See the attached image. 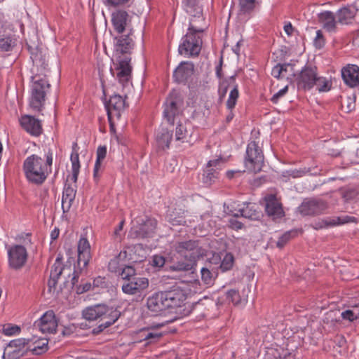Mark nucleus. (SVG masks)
I'll use <instances>...</instances> for the list:
<instances>
[{
	"label": "nucleus",
	"instance_id": "obj_54",
	"mask_svg": "<svg viewBox=\"0 0 359 359\" xmlns=\"http://www.w3.org/2000/svg\"><path fill=\"white\" fill-rule=\"evenodd\" d=\"M311 172V170L310 168H301V169H294V170H288V171H287V173L288 174V176H290L293 178H297V177H301Z\"/></svg>",
	"mask_w": 359,
	"mask_h": 359
},
{
	"label": "nucleus",
	"instance_id": "obj_44",
	"mask_svg": "<svg viewBox=\"0 0 359 359\" xmlns=\"http://www.w3.org/2000/svg\"><path fill=\"white\" fill-rule=\"evenodd\" d=\"M93 290L95 292H100L102 290H107L110 287L111 283L106 277L97 276L93 282Z\"/></svg>",
	"mask_w": 359,
	"mask_h": 359
},
{
	"label": "nucleus",
	"instance_id": "obj_32",
	"mask_svg": "<svg viewBox=\"0 0 359 359\" xmlns=\"http://www.w3.org/2000/svg\"><path fill=\"white\" fill-rule=\"evenodd\" d=\"M183 6L187 13H189L191 18L189 22H192L194 20L203 22L204 21V17L203 15V9L199 6L198 0H183Z\"/></svg>",
	"mask_w": 359,
	"mask_h": 359
},
{
	"label": "nucleus",
	"instance_id": "obj_29",
	"mask_svg": "<svg viewBox=\"0 0 359 359\" xmlns=\"http://www.w3.org/2000/svg\"><path fill=\"white\" fill-rule=\"evenodd\" d=\"M129 20L128 13L123 10H118L111 14V24L114 32L123 34Z\"/></svg>",
	"mask_w": 359,
	"mask_h": 359
},
{
	"label": "nucleus",
	"instance_id": "obj_15",
	"mask_svg": "<svg viewBox=\"0 0 359 359\" xmlns=\"http://www.w3.org/2000/svg\"><path fill=\"white\" fill-rule=\"evenodd\" d=\"M118 65L116 68V79L123 86H125L131 79L133 67L130 65L131 57L129 55L117 56Z\"/></svg>",
	"mask_w": 359,
	"mask_h": 359
},
{
	"label": "nucleus",
	"instance_id": "obj_22",
	"mask_svg": "<svg viewBox=\"0 0 359 359\" xmlns=\"http://www.w3.org/2000/svg\"><path fill=\"white\" fill-rule=\"evenodd\" d=\"M18 45V39L11 31L1 27L0 29V53L10 55Z\"/></svg>",
	"mask_w": 359,
	"mask_h": 359
},
{
	"label": "nucleus",
	"instance_id": "obj_8",
	"mask_svg": "<svg viewBox=\"0 0 359 359\" xmlns=\"http://www.w3.org/2000/svg\"><path fill=\"white\" fill-rule=\"evenodd\" d=\"M157 220L151 217H146L144 219L137 222L130 231V236L132 238L144 239L152 238L157 227Z\"/></svg>",
	"mask_w": 359,
	"mask_h": 359
},
{
	"label": "nucleus",
	"instance_id": "obj_27",
	"mask_svg": "<svg viewBox=\"0 0 359 359\" xmlns=\"http://www.w3.org/2000/svg\"><path fill=\"white\" fill-rule=\"evenodd\" d=\"M341 77L346 85L351 88L359 87V67L348 64L341 71Z\"/></svg>",
	"mask_w": 359,
	"mask_h": 359
},
{
	"label": "nucleus",
	"instance_id": "obj_64",
	"mask_svg": "<svg viewBox=\"0 0 359 359\" xmlns=\"http://www.w3.org/2000/svg\"><path fill=\"white\" fill-rule=\"evenodd\" d=\"M283 74V67H280V64H277L274 66L271 70V75L276 79H280Z\"/></svg>",
	"mask_w": 359,
	"mask_h": 359
},
{
	"label": "nucleus",
	"instance_id": "obj_40",
	"mask_svg": "<svg viewBox=\"0 0 359 359\" xmlns=\"http://www.w3.org/2000/svg\"><path fill=\"white\" fill-rule=\"evenodd\" d=\"M218 168H210L206 167L202 175V182L205 187H210L219 178Z\"/></svg>",
	"mask_w": 359,
	"mask_h": 359
},
{
	"label": "nucleus",
	"instance_id": "obj_57",
	"mask_svg": "<svg viewBox=\"0 0 359 359\" xmlns=\"http://www.w3.org/2000/svg\"><path fill=\"white\" fill-rule=\"evenodd\" d=\"M165 264V258L160 255H155L151 258V265L157 267L161 268Z\"/></svg>",
	"mask_w": 359,
	"mask_h": 359
},
{
	"label": "nucleus",
	"instance_id": "obj_41",
	"mask_svg": "<svg viewBox=\"0 0 359 359\" xmlns=\"http://www.w3.org/2000/svg\"><path fill=\"white\" fill-rule=\"evenodd\" d=\"M48 341L47 339H41L35 341L32 346L29 343L28 345H27V348H29V351H32L33 355H39L48 351Z\"/></svg>",
	"mask_w": 359,
	"mask_h": 359
},
{
	"label": "nucleus",
	"instance_id": "obj_45",
	"mask_svg": "<svg viewBox=\"0 0 359 359\" xmlns=\"http://www.w3.org/2000/svg\"><path fill=\"white\" fill-rule=\"evenodd\" d=\"M315 86L319 92H327L331 90L332 82L324 76L317 75L315 81Z\"/></svg>",
	"mask_w": 359,
	"mask_h": 359
},
{
	"label": "nucleus",
	"instance_id": "obj_42",
	"mask_svg": "<svg viewBox=\"0 0 359 359\" xmlns=\"http://www.w3.org/2000/svg\"><path fill=\"white\" fill-rule=\"evenodd\" d=\"M25 46L29 54L43 47L35 32L29 34L28 37L25 39Z\"/></svg>",
	"mask_w": 359,
	"mask_h": 359
},
{
	"label": "nucleus",
	"instance_id": "obj_39",
	"mask_svg": "<svg viewBox=\"0 0 359 359\" xmlns=\"http://www.w3.org/2000/svg\"><path fill=\"white\" fill-rule=\"evenodd\" d=\"M164 325L165 323H156L147 327L148 328V332H147V341H148V343H155L160 340L163 337V333L158 332V329Z\"/></svg>",
	"mask_w": 359,
	"mask_h": 359
},
{
	"label": "nucleus",
	"instance_id": "obj_30",
	"mask_svg": "<svg viewBox=\"0 0 359 359\" xmlns=\"http://www.w3.org/2000/svg\"><path fill=\"white\" fill-rule=\"evenodd\" d=\"M336 14L330 11H325L318 14V20L322 27L328 32H336L337 29L338 20H336Z\"/></svg>",
	"mask_w": 359,
	"mask_h": 359
},
{
	"label": "nucleus",
	"instance_id": "obj_55",
	"mask_svg": "<svg viewBox=\"0 0 359 359\" xmlns=\"http://www.w3.org/2000/svg\"><path fill=\"white\" fill-rule=\"evenodd\" d=\"M21 331L20 327L16 325L8 324L3 330L5 335L12 336L19 334Z\"/></svg>",
	"mask_w": 359,
	"mask_h": 359
},
{
	"label": "nucleus",
	"instance_id": "obj_52",
	"mask_svg": "<svg viewBox=\"0 0 359 359\" xmlns=\"http://www.w3.org/2000/svg\"><path fill=\"white\" fill-rule=\"evenodd\" d=\"M201 280L205 285H212L215 277L212 272L206 267H203L201 270Z\"/></svg>",
	"mask_w": 359,
	"mask_h": 359
},
{
	"label": "nucleus",
	"instance_id": "obj_26",
	"mask_svg": "<svg viewBox=\"0 0 359 359\" xmlns=\"http://www.w3.org/2000/svg\"><path fill=\"white\" fill-rule=\"evenodd\" d=\"M104 102L107 110V113L108 114V111L111 112L112 115L115 116L117 118H120L121 112L122 110L124 109L126 106L125 100L123 98L122 96L116 93L110 96V98L108 101L107 100L106 95L104 93Z\"/></svg>",
	"mask_w": 359,
	"mask_h": 359
},
{
	"label": "nucleus",
	"instance_id": "obj_50",
	"mask_svg": "<svg viewBox=\"0 0 359 359\" xmlns=\"http://www.w3.org/2000/svg\"><path fill=\"white\" fill-rule=\"evenodd\" d=\"M297 235L296 231H288L285 232L280 237H279L276 246L279 249H283L285 245Z\"/></svg>",
	"mask_w": 359,
	"mask_h": 359
},
{
	"label": "nucleus",
	"instance_id": "obj_13",
	"mask_svg": "<svg viewBox=\"0 0 359 359\" xmlns=\"http://www.w3.org/2000/svg\"><path fill=\"white\" fill-rule=\"evenodd\" d=\"M27 257V249L22 245H13L8 250V265L13 269H22L25 265Z\"/></svg>",
	"mask_w": 359,
	"mask_h": 359
},
{
	"label": "nucleus",
	"instance_id": "obj_31",
	"mask_svg": "<svg viewBox=\"0 0 359 359\" xmlns=\"http://www.w3.org/2000/svg\"><path fill=\"white\" fill-rule=\"evenodd\" d=\"M358 11V9L354 4L347 5L341 8L336 13L338 22L342 25L352 24Z\"/></svg>",
	"mask_w": 359,
	"mask_h": 359
},
{
	"label": "nucleus",
	"instance_id": "obj_4",
	"mask_svg": "<svg viewBox=\"0 0 359 359\" xmlns=\"http://www.w3.org/2000/svg\"><path fill=\"white\" fill-rule=\"evenodd\" d=\"M82 315L88 321L100 320L106 323L109 322L112 325L120 318L121 312L116 307L98 304L83 309Z\"/></svg>",
	"mask_w": 359,
	"mask_h": 359
},
{
	"label": "nucleus",
	"instance_id": "obj_12",
	"mask_svg": "<svg viewBox=\"0 0 359 359\" xmlns=\"http://www.w3.org/2000/svg\"><path fill=\"white\" fill-rule=\"evenodd\" d=\"M162 293L168 309L181 307L187 299L185 291L177 285L162 291Z\"/></svg>",
	"mask_w": 359,
	"mask_h": 359
},
{
	"label": "nucleus",
	"instance_id": "obj_56",
	"mask_svg": "<svg viewBox=\"0 0 359 359\" xmlns=\"http://www.w3.org/2000/svg\"><path fill=\"white\" fill-rule=\"evenodd\" d=\"M228 84H226V81H222L219 82V89H218V95H219V100L220 102L223 101L228 91L229 88Z\"/></svg>",
	"mask_w": 359,
	"mask_h": 359
},
{
	"label": "nucleus",
	"instance_id": "obj_63",
	"mask_svg": "<svg viewBox=\"0 0 359 359\" xmlns=\"http://www.w3.org/2000/svg\"><path fill=\"white\" fill-rule=\"evenodd\" d=\"M90 289L93 290V285L90 283H86L76 286V292L79 294H83L89 291Z\"/></svg>",
	"mask_w": 359,
	"mask_h": 359
},
{
	"label": "nucleus",
	"instance_id": "obj_7",
	"mask_svg": "<svg viewBox=\"0 0 359 359\" xmlns=\"http://www.w3.org/2000/svg\"><path fill=\"white\" fill-rule=\"evenodd\" d=\"M264 159L263 151L258 143L255 141L249 142L244 159L245 168L254 173L259 172L264 166Z\"/></svg>",
	"mask_w": 359,
	"mask_h": 359
},
{
	"label": "nucleus",
	"instance_id": "obj_20",
	"mask_svg": "<svg viewBox=\"0 0 359 359\" xmlns=\"http://www.w3.org/2000/svg\"><path fill=\"white\" fill-rule=\"evenodd\" d=\"M30 58L32 60L34 66L36 68V73H39L46 76L48 68V50L44 46L30 53Z\"/></svg>",
	"mask_w": 359,
	"mask_h": 359
},
{
	"label": "nucleus",
	"instance_id": "obj_1",
	"mask_svg": "<svg viewBox=\"0 0 359 359\" xmlns=\"http://www.w3.org/2000/svg\"><path fill=\"white\" fill-rule=\"evenodd\" d=\"M44 162L40 156L32 154L26 158L23 162L22 169L27 180L35 185H41L51 172L53 164V152L48 149L45 155Z\"/></svg>",
	"mask_w": 359,
	"mask_h": 359
},
{
	"label": "nucleus",
	"instance_id": "obj_60",
	"mask_svg": "<svg viewBox=\"0 0 359 359\" xmlns=\"http://www.w3.org/2000/svg\"><path fill=\"white\" fill-rule=\"evenodd\" d=\"M83 269H80L78 266H74V270L73 272V276L71 280L72 287H76L77 283L79 282V276Z\"/></svg>",
	"mask_w": 359,
	"mask_h": 359
},
{
	"label": "nucleus",
	"instance_id": "obj_10",
	"mask_svg": "<svg viewBox=\"0 0 359 359\" xmlns=\"http://www.w3.org/2000/svg\"><path fill=\"white\" fill-rule=\"evenodd\" d=\"M31 339L19 338L11 340L4 348L2 359H19L28 351L27 345L30 343Z\"/></svg>",
	"mask_w": 359,
	"mask_h": 359
},
{
	"label": "nucleus",
	"instance_id": "obj_43",
	"mask_svg": "<svg viewBox=\"0 0 359 359\" xmlns=\"http://www.w3.org/2000/svg\"><path fill=\"white\" fill-rule=\"evenodd\" d=\"M196 263L191 261H179L169 266L172 271H189L195 269Z\"/></svg>",
	"mask_w": 359,
	"mask_h": 359
},
{
	"label": "nucleus",
	"instance_id": "obj_14",
	"mask_svg": "<svg viewBox=\"0 0 359 359\" xmlns=\"http://www.w3.org/2000/svg\"><path fill=\"white\" fill-rule=\"evenodd\" d=\"M57 326L58 320L53 310L47 311L34 323V327L43 334H55Z\"/></svg>",
	"mask_w": 359,
	"mask_h": 359
},
{
	"label": "nucleus",
	"instance_id": "obj_47",
	"mask_svg": "<svg viewBox=\"0 0 359 359\" xmlns=\"http://www.w3.org/2000/svg\"><path fill=\"white\" fill-rule=\"evenodd\" d=\"M119 276L125 282L130 280L137 276L136 269L130 265H124L121 269Z\"/></svg>",
	"mask_w": 359,
	"mask_h": 359
},
{
	"label": "nucleus",
	"instance_id": "obj_16",
	"mask_svg": "<svg viewBox=\"0 0 359 359\" xmlns=\"http://www.w3.org/2000/svg\"><path fill=\"white\" fill-rule=\"evenodd\" d=\"M133 34L132 29L127 34H120L114 38V46L116 54L123 56V55H130L131 50L133 49L135 43L130 35Z\"/></svg>",
	"mask_w": 359,
	"mask_h": 359
},
{
	"label": "nucleus",
	"instance_id": "obj_11",
	"mask_svg": "<svg viewBox=\"0 0 359 359\" xmlns=\"http://www.w3.org/2000/svg\"><path fill=\"white\" fill-rule=\"evenodd\" d=\"M328 203L320 198H306L298 208L302 216H316L324 214L328 209Z\"/></svg>",
	"mask_w": 359,
	"mask_h": 359
},
{
	"label": "nucleus",
	"instance_id": "obj_9",
	"mask_svg": "<svg viewBox=\"0 0 359 359\" xmlns=\"http://www.w3.org/2000/svg\"><path fill=\"white\" fill-rule=\"evenodd\" d=\"M317 75V67L306 64L295 78L298 90L304 92L311 90L315 86Z\"/></svg>",
	"mask_w": 359,
	"mask_h": 359
},
{
	"label": "nucleus",
	"instance_id": "obj_38",
	"mask_svg": "<svg viewBox=\"0 0 359 359\" xmlns=\"http://www.w3.org/2000/svg\"><path fill=\"white\" fill-rule=\"evenodd\" d=\"M226 299L229 302H231L234 306H243L248 302V296L235 289L229 290L226 292Z\"/></svg>",
	"mask_w": 359,
	"mask_h": 359
},
{
	"label": "nucleus",
	"instance_id": "obj_6",
	"mask_svg": "<svg viewBox=\"0 0 359 359\" xmlns=\"http://www.w3.org/2000/svg\"><path fill=\"white\" fill-rule=\"evenodd\" d=\"M175 251L187 261L197 262V261L206 256V250L199 245V241L189 240L176 242L173 245Z\"/></svg>",
	"mask_w": 359,
	"mask_h": 359
},
{
	"label": "nucleus",
	"instance_id": "obj_2",
	"mask_svg": "<svg viewBox=\"0 0 359 359\" xmlns=\"http://www.w3.org/2000/svg\"><path fill=\"white\" fill-rule=\"evenodd\" d=\"M205 31V28L195 23V20L189 22L187 32L182 36L178 47L180 55L187 57L198 56L203 44L201 34Z\"/></svg>",
	"mask_w": 359,
	"mask_h": 359
},
{
	"label": "nucleus",
	"instance_id": "obj_62",
	"mask_svg": "<svg viewBox=\"0 0 359 359\" xmlns=\"http://www.w3.org/2000/svg\"><path fill=\"white\" fill-rule=\"evenodd\" d=\"M341 317L344 320H348L351 322L358 318V315L352 310H346L341 313Z\"/></svg>",
	"mask_w": 359,
	"mask_h": 359
},
{
	"label": "nucleus",
	"instance_id": "obj_58",
	"mask_svg": "<svg viewBox=\"0 0 359 359\" xmlns=\"http://www.w3.org/2000/svg\"><path fill=\"white\" fill-rule=\"evenodd\" d=\"M228 226L233 230L238 231L243 228L244 224L236 218H229Z\"/></svg>",
	"mask_w": 359,
	"mask_h": 359
},
{
	"label": "nucleus",
	"instance_id": "obj_25",
	"mask_svg": "<svg viewBox=\"0 0 359 359\" xmlns=\"http://www.w3.org/2000/svg\"><path fill=\"white\" fill-rule=\"evenodd\" d=\"M64 269L65 265L62 263V256L59 254L51 266L50 276L47 283L48 292H55L58 279Z\"/></svg>",
	"mask_w": 359,
	"mask_h": 359
},
{
	"label": "nucleus",
	"instance_id": "obj_18",
	"mask_svg": "<svg viewBox=\"0 0 359 359\" xmlns=\"http://www.w3.org/2000/svg\"><path fill=\"white\" fill-rule=\"evenodd\" d=\"M147 308L152 316H161L168 309L162 291H158L147 298Z\"/></svg>",
	"mask_w": 359,
	"mask_h": 359
},
{
	"label": "nucleus",
	"instance_id": "obj_35",
	"mask_svg": "<svg viewBox=\"0 0 359 359\" xmlns=\"http://www.w3.org/2000/svg\"><path fill=\"white\" fill-rule=\"evenodd\" d=\"M243 207L238 210L241 212V217L249 219L250 220H259L262 216V212L258 210L259 208L255 203H244Z\"/></svg>",
	"mask_w": 359,
	"mask_h": 359
},
{
	"label": "nucleus",
	"instance_id": "obj_23",
	"mask_svg": "<svg viewBox=\"0 0 359 359\" xmlns=\"http://www.w3.org/2000/svg\"><path fill=\"white\" fill-rule=\"evenodd\" d=\"M78 259L77 266L81 269H85L90 259V245L86 237L81 236L77 245Z\"/></svg>",
	"mask_w": 359,
	"mask_h": 359
},
{
	"label": "nucleus",
	"instance_id": "obj_19",
	"mask_svg": "<svg viewBox=\"0 0 359 359\" xmlns=\"http://www.w3.org/2000/svg\"><path fill=\"white\" fill-rule=\"evenodd\" d=\"M148 287V278L137 276L130 280L124 282L121 289L123 293L134 295L142 293L147 290Z\"/></svg>",
	"mask_w": 359,
	"mask_h": 359
},
{
	"label": "nucleus",
	"instance_id": "obj_49",
	"mask_svg": "<svg viewBox=\"0 0 359 359\" xmlns=\"http://www.w3.org/2000/svg\"><path fill=\"white\" fill-rule=\"evenodd\" d=\"M122 252H121L118 256L111 259L108 264V270L114 273L120 274L121 269L124 265L120 264V257Z\"/></svg>",
	"mask_w": 359,
	"mask_h": 359
},
{
	"label": "nucleus",
	"instance_id": "obj_21",
	"mask_svg": "<svg viewBox=\"0 0 359 359\" xmlns=\"http://www.w3.org/2000/svg\"><path fill=\"white\" fill-rule=\"evenodd\" d=\"M194 73V65L192 62L182 61L174 70L173 81L180 84H185Z\"/></svg>",
	"mask_w": 359,
	"mask_h": 359
},
{
	"label": "nucleus",
	"instance_id": "obj_61",
	"mask_svg": "<svg viewBox=\"0 0 359 359\" xmlns=\"http://www.w3.org/2000/svg\"><path fill=\"white\" fill-rule=\"evenodd\" d=\"M70 161L72 162V168L80 169L81 165L79 162V154L78 151L72 153L70 156Z\"/></svg>",
	"mask_w": 359,
	"mask_h": 359
},
{
	"label": "nucleus",
	"instance_id": "obj_24",
	"mask_svg": "<svg viewBox=\"0 0 359 359\" xmlns=\"http://www.w3.org/2000/svg\"><path fill=\"white\" fill-rule=\"evenodd\" d=\"M20 123L22 128L32 136L39 137L43 133L41 121L34 116L23 115L20 119Z\"/></svg>",
	"mask_w": 359,
	"mask_h": 359
},
{
	"label": "nucleus",
	"instance_id": "obj_34",
	"mask_svg": "<svg viewBox=\"0 0 359 359\" xmlns=\"http://www.w3.org/2000/svg\"><path fill=\"white\" fill-rule=\"evenodd\" d=\"M166 219L172 226H184L187 223L185 210L180 208L169 210L166 214Z\"/></svg>",
	"mask_w": 359,
	"mask_h": 359
},
{
	"label": "nucleus",
	"instance_id": "obj_51",
	"mask_svg": "<svg viewBox=\"0 0 359 359\" xmlns=\"http://www.w3.org/2000/svg\"><path fill=\"white\" fill-rule=\"evenodd\" d=\"M188 131L185 126L182 123L179 122L175 128V140L184 142L187 137Z\"/></svg>",
	"mask_w": 359,
	"mask_h": 359
},
{
	"label": "nucleus",
	"instance_id": "obj_5",
	"mask_svg": "<svg viewBox=\"0 0 359 359\" xmlns=\"http://www.w3.org/2000/svg\"><path fill=\"white\" fill-rule=\"evenodd\" d=\"M184 97L182 93L172 89L163 104V118L170 126H174L175 118L182 114Z\"/></svg>",
	"mask_w": 359,
	"mask_h": 359
},
{
	"label": "nucleus",
	"instance_id": "obj_53",
	"mask_svg": "<svg viewBox=\"0 0 359 359\" xmlns=\"http://www.w3.org/2000/svg\"><path fill=\"white\" fill-rule=\"evenodd\" d=\"M326 43V39L323 35L322 30L319 29L316 32V36L313 39V46L317 49L323 48Z\"/></svg>",
	"mask_w": 359,
	"mask_h": 359
},
{
	"label": "nucleus",
	"instance_id": "obj_17",
	"mask_svg": "<svg viewBox=\"0 0 359 359\" xmlns=\"http://www.w3.org/2000/svg\"><path fill=\"white\" fill-rule=\"evenodd\" d=\"M265 212L273 220L281 219L285 216L283 204L275 194H268L264 198Z\"/></svg>",
	"mask_w": 359,
	"mask_h": 359
},
{
	"label": "nucleus",
	"instance_id": "obj_46",
	"mask_svg": "<svg viewBox=\"0 0 359 359\" xmlns=\"http://www.w3.org/2000/svg\"><path fill=\"white\" fill-rule=\"evenodd\" d=\"M256 0H239V14H250L255 8Z\"/></svg>",
	"mask_w": 359,
	"mask_h": 359
},
{
	"label": "nucleus",
	"instance_id": "obj_48",
	"mask_svg": "<svg viewBox=\"0 0 359 359\" xmlns=\"http://www.w3.org/2000/svg\"><path fill=\"white\" fill-rule=\"evenodd\" d=\"M234 257L231 252H227L220 262L219 268L222 271L230 270L233 265Z\"/></svg>",
	"mask_w": 359,
	"mask_h": 359
},
{
	"label": "nucleus",
	"instance_id": "obj_3",
	"mask_svg": "<svg viewBox=\"0 0 359 359\" xmlns=\"http://www.w3.org/2000/svg\"><path fill=\"white\" fill-rule=\"evenodd\" d=\"M46 77L39 73L32 76L29 106L38 112L44 108L46 95L50 88V84Z\"/></svg>",
	"mask_w": 359,
	"mask_h": 359
},
{
	"label": "nucleus",
	"instance_id": "obj_28",
	"mask_svg": "<svg viewBox=\"0 0 359 359\" xmlns=\"http://www.w3.org/2000/svg\"><path fill=\"white\" fill-rule=\"evenodd\" d=\"M173 131L167 128L161 127L155 135V142L156 149L159 151H165L170 148V142L172 140Z\"/></svg>",
	"mask_w": 359,
	"mask_h": 359
},
{
	"label": "nucleus",
	"instance_id": "obj_33",
	"mask_svg": "<svg viewBox=\"0 0 359 359\" xmlns=\"http://www.w3.org/2000/svg\"><path fill=\"white\" fill-rule=\"evenodd\" d=\"M76 194V189L73 188L71 184H65L62 196V209L63 213H67L74 201Z\"/></svg>",
	"mask_w": 359,
	"mask_h": 359
},
{
	"label": "nucleus",
	"instance_id": "obj_36",
	"mask_svg": "<svg viewBox=\"0 0 359 359\" xmlns=\"http://www.w3.org/2000/svg\"><path fill=\"white\" fill-rule=\"evenodd\" d=\"M351 217L346 216L344 218L340 217H327L326 219H320L313 224L315 229H320L329 226H334L336 225L343 224L350 221Z\"/></svg>",
	"mask_w": 359,
	"mask_h": 359
},
{
	"label": "nucleus",
	"instance_id": "obj_59",
	"mask_svg": "<svg viewBox=\"0 0 359 359\" xmlns=\"http://www.w3.org/2000/svg\"><path fill=\"white\" fill-rule=\"evenodd\" d=\"M288 91V86H285L283 89L275 93L270 99L273 104H277L280 97H283Z\"/></svg>",
	"mask_w": 359,
	"mask_h": 359
},
{
	"label": "nucleus",
	"instance_id": "obj_37",
	"mask_svg": "<svg viewBox=\"0 0 359 359\" xmlns=\"http://www.w3.org/2000/svg\"><path fill=\"white\" fill-rule=\"evenodd\" d=\"M238 97L239 92L237 90L236 87H235L234 89L231 90L226 103V109L229 111V114L226 117V123L231 122L234 117V113L233 111V109L235 108L236 105Z\"/></svg>",
	"mask_w": 359,
	"mask_h": 359
}]
</instances>
